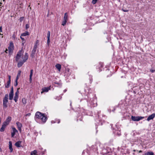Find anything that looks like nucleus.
<instances>
[{
  "instance_id": "1",
  "label": "nucleus",
  "mask_w": 155,
  "mask_h": 155,
  "mask_svg": "<svg viewBox=\"0 0 155 155\" xmlns=\"http://www.w3.org/2000/svg\"><path fill=\"white\" fill-rule=\"evenodd\" d=\"M35 118L40 119L43 123L45 122L47 120V118L44 114L41 113L37 112L35 114Z\"/></svg>"
},
{
  "instance_id": "2",
  "label": "nucleus",
  "mask_w": 155,
  "mask_h": 155,
  "mask_svg": "<svg viewBox=\"0 0 155 155\" xmlns=\"http://www.w3.org/2000/svg\"><path fill=\"white\" fill-rule=\"evenodd\" d=\"M28 58V54L26 53H25L24 57L23 58V56H22V57L21 58L22 59H23V61H21L18 63V68L21 67L23 63L27 60Z\"/></svg>"
},
{
  "instance_id": "3",
  "label": "nucleus",
  "mask_w": 155,
  "mask_h": 155,
  "mask_svg": "<svg viewBox=\"0 0 155 155\" xmlns=\"http://www.w3.org/2000/svg\"><path fill=\"white\" fill-rule=\"evenodd\" d=\"M23 52L22 50L18 52L15 58V60L16 61H23V59H22L21 58L22 56L23 58L25 55V54H23Z\"/></svg>"
},
{
  "instance_id": "4",
  "label": "nucleus",
  "mask_w": 155,
  "mask_h": 155,
  "mask_svg": "<svg viewBox=\"0 0 155 155\" xmlns=\"http://www.w3.org/2000/svg\"><path fill=\"white\" fill-rule=\"evenodd\" d=\"M14 49L13 44L12 42H10L9 45L8 47V53L9 54H11L12 53Z\"/></svg>"
},
{
  "instance_id": "5",
  "label": "nucleus",
  "mask_w": 155,
  "mask_h": 155,
  "mask_svg": "<svg viewBox=\"0 0 155 155\" xmlns=\"http://www.w3.org/2000/svg\"><path fill=\"white\" fill-rule=\"evenodd\" d=\"M8 94H6L3 100V105L5 107H7V104L8 102Z\"/></svg>"
},
{
  "instance_id": "6",
  "label": "nucleus",
  "mask_w": 155,
  "mask_h": 155,
  "mask_svg": "<svg viewBox=\"0 0 155 155\" xmlns=\"http://www.w3.org/2000/svg\"><path fill=\"white\" fill-rule=\"evenodd\" d=\"M144 118V117L141 116H132L131 117V119L132 120L134 121H139L140 120H142Z\"/></svg>"
},
{
  "instance_id": "7",
  "label": "nucleus",
  "mask_w": 155,
  "mask_h": 155,
  "mask_svg": "<svg viewBox=\"0 0 155 155\" xmlns=\"http://www.w3.org/2000/svg\"><path fill=\"white\" fill-rule=\"evenodd\" d=\"M13 88H12L11 91L9 94V99L10 100H12L13 98Z\"/></svg>"
},
{
  "instance_id": "8",
  "label": "nucleus",
  "mask_w": 155,
  "mask_h": 155,
  "mask_svg": "<svg viewBox=\"0 0 155 155\" xmlns=\"http://www.w3.org/2000/svg\"><path fill=\"white\" fill-rule=\"evenodd\" d=\"M37 48H36V46H34V48L31 51V56L32 57H33L34 56L36 51V49Z\"/></svg>"
},
{
  "instance_id": "9",
  "label": "nucleus",
  "mask_w": 155,
  "mask_h": 155,
  "mask_svg": "<svg viewBox=\"0 0 155 155\" xmlns=\"http://www.w3.org/2000/svg\"><path fill=\"white\" fill-rule=\"evenodd\" d=\"M11 119L12 118L11 117H8L6 120L3 123L8 125L11 121Z\"/></svg>"
},
{
  "instance_id": "10",
  "label": "nucleus",
  "mask_w": 155,
  "mask_h": 155,
  "mask_svg": "<svg viewBox=\"0 0 155 155\" xmlns=\"http://www.w3.org/2000/svg\"><path fill=\"white\" fill-rule=\"evenodd\" d=\"M12 132L11 133V136L12 137H13L15 136L16 133L18 132V131L15 127H12Z\"/></svg>"
},
{
  "instance_id": "11",
  "label": "nucleus",
  "mask_w": 155,
  "mask_h": 155,
  "mask_svg": "<svg viewBox=\"0 0 155 155\" xmlns=\"http://www.w3.org/2000/svg\"><path fill=\"white\" fill-rule=\"evenodd\" d=\"M16 124L18 128V130L21 132V128L22 126V124L19 122H17L16 123Z\"/></svg>"
},
{
  "instance_id": "12",
  "label": "nucleus",
  "mask_w": 155,
  "mask_h": 155,
  "mask_svg": "<svg viewBox=\"0 0 155 155\" xmlns=\"http://www.w3.org/2000/svg\"><path fill=\"white\" fill-rule=\"evenodd\" d=\"M155 114L153 113L150 115L147 119V120L148 121L150 120H151L153 119L155 117Z\"/></svg>"
},
{
  "instance_id": "13",
  "label": "nucleus",
  "mask_w": 155,
  "mask_h": 155,
  "mask_svg": "<svg viewBox=\"0 0 155 155\" xmlns=\"http://www.w3.org/2000/svg\"><path fill=\"white\" fill-rule=\"evenodd\" d=\"M7 125L6 124H4V123H3V124L2 125V127L0 129V130L1 132H3L4 131L6 127V126Z\"/></svg>"
},
{
  "instance_id": "14",
  "label": "nucleus",
  "mask_w": 155,
  "mask_h": 155,
  "mask_svg": "<svg viewBox=\"0 0 155 155\" xmlns=\"http://www.w3.org/2000/svg\"><path fill=\"white\" fill-rule=\"evenodd\" d=\"M50 90V88H43L42 89V91H41V93L42 94L44 92H47Z\"/></svg>"
},
{
  "instance_id": "15",
  "label": "nucleus",
  "mask_w": 155,
  "mask_h": 155,
  "mask_svg": "<svg viewBox=\"0 0 155 155\" xmlns=\"http://www.w3.org/2000/svg\"><path fill=\"white\" fill-rule=\"evenodd\" d=\"M21 141H19L15 143V145L17 147H20L21 146Z\"/></svg>"
},
{
  "instance_id": "16",
  "label": "nucleus",
  "mask_w": 155,
  "mask_h": 155,
  "mask_svg": "<svg viewBox=\"0 0 155 155\" xmlns=\"http://www.w3.org/2000/svg\"><path fill=\"white\" fill-rule=\"evenodd\" d=\"M9 146L10 152H12L13 151V148L12 147V142L11 141H9Z\"/></svg>"
},
{
  "instance_id": "17",
  "label": "nucleus",
  "mask_w": 155,
  "mask_h": 155,
  "mask_svg": "<svg viewBox=\"0 0 155 155\" xmlns=\"http://www.w3.org/2000/svg\"><path fill=\"white\" fill-rule=\"evenodd\" d=\"M55 67L56 68L58 69L59 71H60L61 68V66L59 64H57L56 65Z\"/></svg>"
},
{
  "instance_id": "18",
  "label": "nucleus",
  "mask_w": 155,
  "mask_h": 155,
  "mask_svg": "<svg viewBox=\"0 0 155 155\" xmlns=\"http://www.w3.org/2000/svg\"><path fill=\"white\" fill-rule=\"evenodd\" d=\"M68 20V15L67 13L64 14V17L63 20L66 21H67Z\"/></svg>"
},
{
  "instance_id": "19",
  "label": "nucleus",
  "mask_w": 155,
  "mask_h": 155,
  "mask_svg": "<svg viewBox=\"0 0 155 155\" xmlns=\"http://www.w3.org/2000/svg\"><path fill=\"white\" fill-rule=\"evenodd\" d=\"M33 74V70H31L30 74V81H31V80H32V76Z\"/></svg>"
},
{
  "instance_id": "20",
  "label": "nucleus",
  "mask_w": 155,
  "mask_h": 155,
  "mask_svg": "<svg viewBox=\"0 0 155 155\" xmlns=\"http://www.w3.org/2000/svg\"><path fill=\"white\" fill-rule=\"evenodd\" d=\"M29 33L28 31H26L25 32L21 34V36H24L27 35H29Z\"/></svg>"
},
{
  "instance_id": "21",
  "label": "nucleus",
  "mask_w": 155,
  "mask_h": 155,
  "mask_svg": "<svg viewBox=\"0 0 155 155\" xmlns=\"http://www.w3.org/2000/svg\"><path fill=\"white\" fill-rule=\"evenodd\" d=\"M21 73V71L20 70L18 71V74L17 75L16 78L17 79H18L19 77L20 76Z\"/></svg>"
},
{
  "instance_id": "22",
  "label": "nucleus",
  "mask_w": 155,
  "mask_h": 155,
  "mask_svg": "<svg viewBox=\"0 0 155 155\" xmlns=\"http://www.w3.org/2000/svg\"><path fill=\"white\" fill-rule=\"evenodd\" d=\"M154 153L153 152H148L145 154V155H153Z\"/></svg>"
},
{
  "instance_id": "23",
  "label": "nucleus",
  "mask_w": 155,
  "mask_h": 155,
  "mask_svg": "<svg viewBox=\"0 0 155 155\" xmlns=\"http://www.w3.org/2000/svg\"><path fill=\"white\" fill-rule=\"evenodd\" d=\"M37 153V151L36 150H34L31 153V155H35Z\"/></svg>"
},
{
  "instance_id": "24",
  "label": "nucleus",
  "mask_w": 155,
  "mask_h": 155,
  "mask_svg": "<svg viewBox=\"0 0 155 155\" xmlns=\"http://www.w3.org/2000/svg\"><path fill=\"white\" fill-rule=\"evenodd\" d=\"M22 103L24 104H25L26 103V99L25 98H23L22 99Z\"/></svg>"
},
{
  "instance_id": "25",
  "label": "nucleus",
  "mask_w": 155,
  "mask_h": 155,
  "mask_svg": "<svg viewBox=\"0 0 155 155\" xmlns=\"http://www.w3.org/2000/svg\"><path fill=\"white\" fill-rule=\"evenodd\" d=\"M47 35V38H50V32L49 31H48Z\"/></svg>"
},
{
  "instance_id": "26",
  "label": "nucleus",
  "mask_w": 155,
  "mask_h": 155,
  "mask_svg": "<svg viewBox=\"0 0 155 155\" xmlns=\"http://www.w3.org/2000/svg\"><path fill=\"white\" fill-rule=\"evenodd\" d=\"M39 43V41L38 40H37L34 46H36V48H37V46L38 45Z\"/></svg>"
},
{
  "instance_id": "27",
  "label": "nucleus",
  "mask_w": 155,
  "mask_h": 155,
  "mask_svg": "<svg viewBox=\"0 0 155 155\" xmlns=\"http://www.w3.org/2000/svg\"><path fill=\"white\" fill-rule=\"evenodd\" d=\"M18 96H15L14 97V100L15 102H16L18 100Z\"/></svg>"
},
{
  "instance_id": "28",
  "label": "nucleus",
  "mask_w": 155,
  "mask_h": 155,
  "mask_svg": "<svg viewBox=\"0 0 155 155\" xmlns=\"http://www.w3.org/2000/svg\"><path fill=\"white\" fill-rule=\"evenodd\" d=\"M18 80V79H17L16 78V79L15 82L14 84V86L15 87H16L18 85V82H17Z\"/></svg>"
},
{
  "instance_id": "29",
  "label": "nucleus",
  "mask_w": 155,
  "mask_h": 155,
  "mask_svg": "<svg viewBox=\"0 0 155 155\" xmlns=\"http://www.w3.org/2000/svg\"><path fill=\"white\" fill-rule=\"evenodd\" d=\"M67 22V21H66L63 20L62 22V25L63 26L65 25H66Z\"/></svg>"
},
{
  "instance_id": "30",
  "label": "nucleus",
  "mask_w": 155,
  "mask_h": 155,
  "mask_svg": "<svg viewBox=\"0 0 155 155\" xmlns=\"http://www.w3.org/2000/svg\"><path fill=\"white\" fill-rule=\"evenodd\" d=\"M22 36H21V37H20V38H21V40L23 41V42H22V45H23L24 44V43L25 42V41H25V39H24V38H22Z\"/></svg>"
},
{
  "instance_id": "31",
  "label": "nucleus",
  "mask_w": 155,
  "mask_h": 155,
  "mask_svg": "<svg viewBox=\"0 0 155 155\" xmlns=\"http://www.w3.org/2000/svg\"><path fill=\"white\" fill-rule=\"evenodd\" d=\"M11 81H8V82H7V86H5V87H9V85Z\"/></svg>"
},
{
  "instance_id": "32",
  "label": "nucleus",
  "mask_w": 155,
  "mask_h": 155,
  "mask_svg": "<svg viewBox=\"0 0 155 155\" xmlns=\"http://www.w3.org/2000/svg\"><path fill=\"white\" fill-rule=\"evenodd\" d=\"M19 88H18L17 89V91L15 94V96H18V90Z\"/></svg>"
},
{
  "instance_id": "33",
  "label": "nucleus",
  "mask_w": 155,
  "mask_h": 155,
  "mask_svg": "<svg viewBox=\"0 0 155 155\" xmlns=\"http://www.w3.org/2000/svg\"><path fill=\"white\" fill-rule=\"evenodd\" d=\"M50 42V38H48L47 40V44L48 45V46L49 45Z\"/></svg>"
},
{
  "instance_id": "34",
  "label": "nucleus",
  "mask_w": 155,
  "mask_h": 155,
  "mask_svg": "<svg viewBox=\"0 0 155 155\" xmlns=\"http://www.w3.org/2000/svg\"><path fill=\"white\" fill-rule=\"evenodd\" d=\"M29 26L28 24H26V29H27L28 28H29Z\"/></svg>"
},
{
  "instance_id": "35",
  "label": "nucleus",
  "mask_w": 155,
  "mask_h": 155,
  "mask_svg": "<svg viewBox=\"0 0 155 155\" xmlns=\"http://www.w3.org/2000/svg\"><path fill=\"white\" fill-rule=\"evenodd\" d=\"M24 18V17H21L20 18V20L21 21L23 20V19Z\"/></svg>"
},
{
  "instance_id": "36",
  "label": "nucleus",
  "mask_w": 155,
  "mask_h": 155,
  "mask_svg": "<svg viewBox=\"0 0 155 155\" xmlns=\"http://www.w3.org/2000/svg\"><path fill=\"white\" fill-rule=\"evenodd\" d=\"M8 81H11V76L10 75H8Z\"/></svg>"
},
{
  "instance_id": "37",
  "label": "nucleus",
  "mask_w": 155,
  "mask_h": 155,
  "mask_svg": "<svg viewBox=\"0 0 155 155\" xmlns=\"http://www.w3.org/2000/svg\"><path fill=\"white\" fill-rule=\"evenodd\" d=\"M150 71L152 72V73H153V72L154 71H155V70H153V69H151L150 70Z\"/></svg>"
},
{
  "instance_id": "38",
  "label": "nucleus",
  "mask_w": 155,
  "mask_h": 155,
  "mask_svg": "<svg viewBox=\"0 0 155 155\" xmlns=\"http://www.w3.org/2000/svg\"><path fill=\"white\" fill-rule=\"evenodd\" d=\"M31 115L30 113H28L26 115V116H29Z\"/></svg>"
},
{
  "instance_id": "39",
  "label": "nucleus",
  "mask_w": 155,
  "mask_h": 155,
  "mask_svg": "<svg viewBox=\"0 0 155 155\" xmlns=\"http://www.w3.org/2000/svg\"><path fill=\"white\" fill-rule=\"evenodd\" d=\"M123 10L124 12H127L128 11V10H124L123 9Z\"/></svg>"
},
{
  "instance_id": "40",
  "label": "nucleus",
  "mask_w": 155,
  "mask_h": 155,
  "mask_svg": "<svg viewBox=\"0 0 155 155\" xmlns=\"http://www.w3.org/2000/svg\"><path fill=\"white\" fill-rule=\"evenodd\" d=\"M2 31V28L1 27H0V32H1Z\"/></svg>"
},
{
  "instance_id": "41",
  "label": "nucleus",
  "mask_w": 155,
  "mask_h": 155,
  "mask_svg": "<svg viewBox=\"0 0 155 155\" xmlns=\"http://www.w3.org/2000/svg\"><path fill=\"white\" fill-rule=\"evenodd\" d=\"M8 51V49H6L5 51V52L6 53H7L8 52H7V51Z\"/></svg>"
},
{
  "instance_id": "42",
  "label": "nucleus",
  "mask_w": 155,
  "mask_h": 155,
  "mask_svg": "<svg viewBox=\"0 0 155 155\" xmlns=\"http://www.w3.org/2000/svg\"><path fill=\"white\" fill-rule=\"evenodd\" d=\"M142 152V151H141V150H140V151H139V153H141V152Z\"/></svg>"
},
{
  "instance_id": "43",
  "label": "nucleus",
  "mask_w": 155,
  "mask_h": 155,
  "mask_svg": "<svg viewBox=\"0 0 155 155\" xmlns=\"http://www.w3.org/2000/svg\"><path fill=\"white\" fill-rule=\"evenodd\" d=\"M0 4H2V3H1V2H0Z\"/></svg>"
},
{
  "instance_id": "44",
  "label": "nucleus",
  "mask_w": 155,
  "mask_h": 155,
  "mask_svg": "<svg viewBox=\"0 0 155 155\" xmlns=\"http://www.w3.org/2000/svg\"><path fill=\"white\" fill-rule=\"evenodd\" d=\"M134 151H135V150H134Z\"/></svg>"
},
{
  "instance_id": "45",
  "label": "nucleus",
  "mask_w": 155,
  "mask_h": 155,
  "mask_svg": "<svg viewBox=\"0 0 155 155\" xmlns=\"http://www.w3.org/2000/svg\"><path fill=\"white\" fill-rule=\"evenodd\" d=\"M59 122H60V121H59L58 122V123H59Z\"/></svg>"
},
{
  "instance_id": "46",
  "label": "nucleus",
  "mask_w": 155,
  "mask_h": 155,
  "mask_svg": "<svg viewBox=\"0 0 155 155\" xmlns=\"http://www.w3.org/2000/svg\"><path fill=\"white\" fill-rule=\"evenodd\" d=\"M3 1H5V0H3Z\"/></svg>"
}]
</instances>
